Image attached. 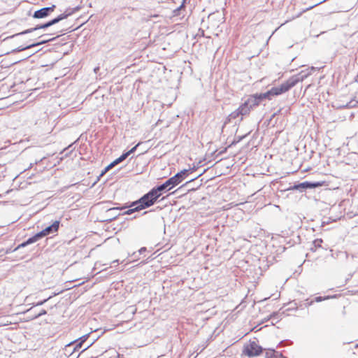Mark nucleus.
<instances>
[{"instance_id":"obj_3","label":"nucleus","mask_w":358,"mask_h":358,"mask_svg":"<svg viewBox=\"0 0 358 358\" xmlns=\"http://www.w3.org/2000/svg\"><path fill=\"white\" fill-rule=\"evenodd\" d=\"M187 176L188 171L183 169L158 186L163 193L166 192L180 184Z\"/></svg>"},{"instance_id":"obj_15","label":"nucleus","mask_w":358,"mask_h":358,"mask_svg":"<svg viewBox=\"0 0 358 358\" xmlns=\"http://www.w3.org/2000/svg\"><path fill=\"white\" fill-rule=\"evenodd\" d=\"M281 309L278 312H273L270 315L269 319L275 320L276 322L280 321L282 319V316L285 314V311L280 312Z\"/></svg>"},{"instance_id":"obj_57","label":"nucleus","mask_w":358,"mask_h":358,"mask_svg":"<svg viewBox=\"0 0 358 358\" xmlns=\"http://www.w3.org/2000/svg\"><path fill=\"white\" fill-rule=\"evenodd\" d=\"M10 192H12V189H10V190H8L6 193V194H8Z\"/></svg>"},{"instance_id":"obj_14","label":"nucleus","mask_w":358,"mask_h":358,"mask_svg":"<svg viewBox=\"0 0 358 358\" xmlns=\"http://www.w3.org/2000/svg\"><path fill=\"white\" fill-rule=\"evenodd\" d=\"M76 141H76L74 143L70 144L69 146H67L66 148H65L60 152L59 155H63V156L60 158L61 160H62L64 159V157H67L71 155V153L72 152V151L73 150V149H71V148L73 147V145H74V143Z\"/></svg>"},{"instance_id":"obj_13","label":"nucleus","mask_w":358,"mask_h":358,"mask_svg":"<svg viewBox=\"0 0 358 358\" xmlns=\"http://www.w3.org/2000/svg\"><path fill=\"white\" fill-rule=\"evenodd\" d=\"M239 116H241V113H240V111L238 110V109L237 108L236 110L233 111L232 113H231L226 118L223 125H222V131H223V129L224 128V127L229 124V122H231V121L232 120H234V119H236Z\"/></svg>"},{"instance_id":"obj_12","label":"nucleus","mask_w":358,"mask_h":358,"mask_svg":"<svg viewBox=\"0 0 358 358\" xmlns=\"http://www.w3.org/2000/svg\"><path fill=\"white\" fill-rule=\"evenodd\" d=\"M238 110L240 111V113L241 115V117L240 119V121L243 120V116L247 115L250 113L252 108L249 107V104L245 101L244 103H243L238 108Z\"/></svg>"},{"instance_id":"obj_23","label":"nucleus","mask_w":358,"mask_h":358,"mask_svg":"<svg viewBox=\"0 0 358 358\" xmlns=\"http://www.w3.org/2000/svg\"><path fill=\"white\" fill-rule=\"evenodd\" d=\"M66 15H63V13H62V14L59 15L58 16H57L56 17L50 20V22L51 25L52 26V25L59 22L60 21L66 19Z\"/></svg>"},{"instance_id":"obj_37","label":"nucleus","mask_w":358,"mask_h":358,"mask_svg":"<svg viewBox=\"0 0 358 358\" xmlns=\"http://www.w3.org/2000/svg\"><path fill=\"white\" fill-rule=\"evenodd\" d=\"M26 241V243H27V244L28 245H30V244H32V243H36V240H35V238H34V236H32L29 237V238L27 241Z\"/></svg>"},{"instance_id":"obj_55","label":"nucleus","mask_w":358,"mask_h":358,"mask_svg":"<svg viewBox=\"0 0 358 358\" xmlns=\"http://www.w3.org/2000/svg\"><path fill=\"white\" fill-rule=\"evenodd\" d=\"M13 252V250H11L10 249V250H6V253H7V254H8V253H9V252Z\"/></svg>"},{"instance_id":"obj_36","label":"nucleus","mask_w":358,"mask_h":358,"mask_svg":"<svg viewBox=\"0 0 358 358\" xmlns=\"http://www.w3.org/2000/svg\"><path fill=\"white\" fill-rule=\"evenodd\" d=\"M28 245L27 244L26 241H24L22 242V243L19 244L15 248H14L13 250V251H16L20 248H24L26 246H27Z\"/></svg>"},{"instance_id":"obj_11","label":"nucleus","mask_w":358,"mask_h":358,"mask_svg":"<svg viewBox=\"0 0 358 358\" xmlns=\"http://www.w3.org/2000/svg\"><path fill=\"white\" fill-rule=\"evenodd\" d=\"M76 350L74 349V346L71 342L66 344L62 349V353L66 357H69L73 355Z\"/></svg>"},{"instance_id":"obj_10","label":"nucleus","mask_w":358,"mask_h":358,"mask_svg":"<svg viewBox=\"0 0 358 358\" xmlns=\"http://www.w3.org/2000/svg\"><path fill=\"white\" fill-rule=\"evenodd\" d=\"M59 225H60V221L55 220L53 222V223L52 224H50V226H48L47 227L43 229L42 231H43L44 234L46 236H48V235H50V234L57 232V231L59 230Z\"/></svg>"},{"instance_id":"obj_30","label":"nucleus","mask_w":358,"mask_h":358,"mask_svg":"<svg viewBox=\"0 0 358 358\" xmlns=\"http://www.w3.org/2000/svg\"><path fill=\"white\" fill-rule=\"evenodd\" d=\"M141 144V142L138 143L135 146H134L132 148H131L129 150L124 152L127 157H129L130 155L135 152L137 148Z\"/></svg>"},{"instance_id":"obj_58","label":"nucleus","mask_w":358,"mask_h":358,"mask_svg":"<svg viewBox=\"0 0 358 358\" xmlns=\"http://www.w3.org/2000/svg\"><path fill=\"white\" fill-rule=\"evenodd\" d=\"M315 67H312V68H311V70H315Z\"/></svg>"},{"instance_id":"obj_56","label":"nucleus","mask_w":358,"mask_h":358,"mask_svg":"<svg viewBox=\"0 0 358 358\" xmlns=\"http://www.w3.org/2000/svg\"><path fill=\"white\" fill-rule=\"evenodd\" d=\"M119 262V260H115L113 262V264H115V263H118Z\"/></svg>"},{"instance_id":"obj_2","label":"nucleus","mask_w":358,"mask_h":358,"mask_svg":"<svg viewBox=\"0 0 358 358\" xmlns=\"http://www.w3.org/2000/svg\"><path fill=\"white\" fill-rule=\"evenodd\" d=\"M310 74V72L306 73L304 71H301L299 73L290 77L287 80L282 83L280 85L271 87L270 90L273 96H279L288 92L298 83L302 82L304 79H306Z\"/></svg>"},{"instance_id":"obj_4","label":"nucleus","mask_w":358,"mask_h":358,"mask_svg":"<svg viewBox=\"0 0 358 358\" xmlns=\"http://www.w3.org/2000/svg\"><path fill=\"white\" fill-rule=\"evenodd\" d=\"M324 183V181H303L302 182L295 183L288 187L287 190H297L300 192H304L307 189H315L322 187Z\"/></svg>"},{"instance_id":"obj_49","label":"nucleus","mask_w":358,"mask_h":358,"mask_svg":"<svg viewBox=\"0 0 358 358\" xmlns=\"http://www.w3.org/2000/svg\"><path fill=\"white\" fill-rule=\"evenodd\" d=\"M80 8H81L80 6H76V7L72 8V10H73V13L78 11Z\"/></svg>"},{"instance_id":"obj_52","label":"nucleus","mask_w":358,"mask_h":358,"mask_svg":"<svg viewBox=\"0 0 358 358\" xmlns=\"http://www.w3.org/2000/svg\"><path fill=\"white\" fill-rule=\"evenodd\" d=\"M355 81L358 83V74L355 76Z\"/></svg>"},{"instance_id":"obj_27","label":"nucleus","mask_w":358,"mask_h":358,"mask_svg":"<svg viewBox=\"0 0 358 358\" xmlns=\"http://www.w3.org/2000/svg\"><path fill=\"white\" fill-rule=\"evenodd\" d=\"M248 134L243 135V136H236L234 141L228 145V148H231V146L236 145V143L241 141Z\"/></svg>"},{"instance_id":"obj_19","label":"nucleus","mask_w":358,"mask_h":358,"mask_svg":"<svg viewBox=\"0 0 358 358\" xmlns=\"http://www.w3.org/2000/svg\"><path fill=\"white\" fill-rule=\"evenodd\" d=\"M357 101L355 100H351L346 104H342L338 106V108H352L357 106Z\"/></svg>"},{"instance_id":"obj_43","label":"nucleus","mask_w":358,"mask_h":358,"mask_svg":"<svg viewBox=\"0 0 358 358\" xmlns=\"http://www.w3.org/2000/svg\"><path fill=\"white\" fill-rule=\"evenodd\" d=\"M206 170H204L201 173H200L197 177L191 179L190 180L187 181L185 184H184L182 186L187 185L188 183L192 182L194 180L196 179L198 177L201 176L205 173Z\"/></svg>"},{"instance_id":"obj_53","label":"nucleus","mask_w":358,"mask_h":358,"mask_svg":"<svg viewBox=\"0 0 358 358\" xmlns=\"http://www.w3.org/2000/svg\"><path fill=\"white\" fill-rule=\"evenodd\" d=\"M33 165H34V164L31 163L30 165L29 166V167L27 168V169H31L33 166Z\"/></svg>"},{"instance_id":"obj_8","label":"nucleus","mask_w":358,"mask_h":358,"mask_svg":"<svg viewBox=\"0 0 358 358\" xmlns=\"http://www.w3.org/2000/svg\"><path fill=\"white\" fill-rule=\"evenodd\" d=\"M52 25H51L50 22L49 20L48 22H47L45 23L38 24V25H36L34 27L26 29V30H24L23 31H21L20 33H17V34H13L12 36H8V38H14V37H18V36H22V35H26L27 34H30V33H31L33 31H35L36 30H38V29H47V28H48V27H50Z\"/></svg>"},{"instance_id":"obj_31","label":"nucleus","mask_w":358,"mask_h":358,"mask_svg":"<svg viewBox=\"0 0 358 358\" xmlns=\"http://www.w3.org/2000/svg\"><path fill=\"white\" fill-rule=\"evenodd\" d=\"M45 236V235L44 234L42 230L34 235V237L36 242L41 240V238H44Z\"/></svg>"},{"instance_id":"obj_33","label":"nucleus","mask_w":358,"mask_h":358,"mask_svg":"<svg viewBox=\"0 0 358 358\" xmlns=\"http://www.w3.org/2000/svg\"><path fill=\"white\" fill-rule=\"evenodd\" d=\"M127 157H127V155H126V153H125V152H123V153H122V154L119 157H117V158L116 159L117 162L118 164H120V163L122 162L124 160H125Z\"/></svg>"},{"instance_id":"obj_39","label":"nucleus","mask_w":358,"mask_h":358,"mask_svg":"<svg viewBox=\"0 0 358 358\" xmlns=\"http://www.w3.org/2000/svg\"><path fill=\"white\" fill-rule=\"evenodd\" d=\"M288 305H291V306L287 308L285 310H284L285 312V311H289V310H296L297 309L296 303L292 305V303H288Z\"/></svg>"},{"instance_id":"obj_34","label":"nucleus","mask_w":358,"mask_h":358,"mask_svg":"<svg viewBox=\"0 0 358 358\" xmlns=\"http://www.w3.org/2000/svg\"><path fill=\"white\" fill-rule=\"evenodd\" d=\"M110 169H111V168L110 167L109 165L106 166L101 172L100 175L98 177V180H99V178L101 177H102L103 175H105Z\"/></svg>"},{"instance_id":"obj_26","label":"nucleus","mask_w":358,"mask_h":358,"mask_svg":"<svg viewBox=\"0 0 358 358\" xmlns=\"http://www.w3.org/2000/svg\"><path fill=\"white\" fill-rule=\"evenodd\" d=\"M91 338V333L86 334L80 338H77L78 341H80V343H82L85 345V343L89 340V338Z\"/></svg>"},{"instance_id":"obj_9","label":"nucleus","mask_w":358,"mask_h":358,"mask_svg":"<svg viewBox=\"0 0 358 358\" xmlns=\"http://www.w3.org/2000/svg\"><path fill=\"white\" fill-rule=\"evenodd\" d=\"M55 7H56L55 5H52L51 6H49V7H43L41 9H38L34 13L33 17L37 18V19H42V18L47 17L48 16L50 15V14L52 12L54 11Z\"/></svg>"},{"instance_id":"obj_51","label":"nucleus","mask_w":358,"mask_h":358,"mask_svg":"<svg viewBox=\"0 0 358 358\" xmlns=\"http://www.w3.org/2000/svg\"><path fill=\"white\" fill-rule=\"evenodd\" d=\"M138 253L137 252H135L133 253V256L134 257V258H138Z\"/></svg>"},{"instance_id":"obj_5","label":"nucleus","mask_w":358,"mask_h":358,"mask_svg":"<svg viewBox=\"0 0 358 358\" xmlns=\"http://www.w3.org/2000/svg\"><path fill=\"white\" fill-rule=\"evenodd\" d=\"M264 349L259 345L255 341H250L249 344L244 345L243 354L248 357H254L260 355Z\"/></svg>"},{"instance_id":"obj_44","label":"nucleus","mask_w":358,"mask_h":358,"mask_svg":"<svg viewBox=\"0 0 358 358\" xmlns=\"http://www.w3.org/2000/svg\"><path fill=\"white\" fill-rule=\"evenodd\" d=\"M118 163L117 162V160L115 159L114 161H113L111 163H110L108 165L110 166V167L112 169L113 167H114L115 166L117 165Z\"/></svg>"},{"instance_id":"obj_45","label":"nucleus","mask_w":358,"mask_h":358,"mask_svg":"<svg viewBox=\"0 0 358 358\" xmlns=\"http://www.w3.org/2000/svg\"><path fill=\"white\" fill-rule=\"evenodd\" d=\"M180 10L178 8H176V9H174V10H173V15H174V16H178V15H180Z\"/></svg>"},{"instance_id":"obj_42","label":"nucleus","mask_w":358,"mask_h":358,"mask_svg":"<svg viewBox=\"0 0 358 358\" xmlns=\"http://www.w3.org/2000/svg\"><path fill=\"white\" fill-rule=\"evenodd\" d=\"M146 251H147V248L145 247H142L141 248H140L138 250L137 252L138 253V255H141V254H143Z\"/></svg>"},{"instance_id":"obj_16","label":"nucleus","mask_w":358,"mask_h":358,"mask_svg":"<svg viewBox=\"0 0 358 358\" xmlns=\"http://www.w3.org/2000/svg\"><path fill=\"white\" fill-rule=\"evenodd\" d=\"M246 101L252 109L259 105L252 94L249 96Z\"/></svg>"},{"instance_id":"obj_35","label":"nucleus","mask_w":358,"mask_h":358,"mask_svg":"<svg viewBox=\"0 0 358 358\" xmlns=\"http://www.w3.org/2000/svg\"><path fill=\"white\" fill-rule=\"evenodd\" d=\"M73 14V10H72V8H68L66 9V10L64 11V13H63V15H66V19L71 16V15Z\"/></svg>"},{"instance_id":"obj_18","label":"nucleus","mask_w":358,"mask_h":358,"mask_svg":"<svg viewBox=\"0 0 358 358\" xmlns=\"http://www.w3.org/2000/svg\"><path fill=\"white\" fill-rule=\"evenodd\" d=\"M24 35H22V36H18V37H14L13 38H17V42H23L24 44H22V45H24L26 44H31V41H32V39L29 38V39H27V38H23ZM10 38H8L6 37V38H4L3 40V41H6V40H8V39H10Z\"/></svg>"},{"instance_id":"obj_17","label":"nucleus","mask_w":358,"mask_h":358,"mask_svg":"<svg viewBox=\"0 0 358 358\" xmlns=\"http://www.w3.org/2000/svg\"><path fill=\"white\" fill-rule=\"evenodd\" d=\"M280 352H276L274 349H268L265 353V358H279Z\"/></svg>"},{"instance_id":"obj_24","label":"nucleus","mask_w":358,"mask_h":358,"mask_svg":"<svg viewBox=\"0 0 358 358\" xmlns=\"http://www.w3.org/2000/svg\"><path fill=\"white\" fill-rule=\"evenodd\" d=\"M46 314H47V311L45 309H42L38 313H37L36 315H32L28 316V317L29 320H33L38 318L43 315H45Z\"/></svg>"},{"instance_id":"obj_25","label":"nucleus","mask_w":358,"mask_h":358,"mask_svg":"<svg viewBox=\"0 0 358 358\" xmlns=\"http://www.w3.org/2000/svg\"><path fill=\"white\" fill-rule=\"evenodd\" d=\"M71 343H73L74 349L76 350V352L79 351L83 348H84L85 346L83 344H82V343H80V341H78L77 339L71 341Z\"/></svg>"},{"instance_id":"obj_54","label":"nucleus","mask_w":358,"mask_h":358,"mask_svg":"<svg viewBox=\"0 0 358 358\" xmlns=\"http://www.w3.org/2000/svg\"><path fill=\"white\" fill-rule=\"evenodd\" d=\"M48 34H43V35H41L38 38H42V37H44V36H47Z\"/></svg>"},{"instance_id":"obj_28","label":"nucleus","mask_w":358,"mask_h":358,"mask_svg":"<svg viewBox=\"0 0 358 358\" xmlns=\"http://www.w3.org/2000/svg\"><path fill=\"white\" fill-rule=\"evenodd\" d=\"M334 297H335V296H334ZM330 298H333V296H316L313 301L314 302H321V301H323L324 300H327V299H329Z\"/></svg>"},{"instance_id":"obj_6","label":"nucleus","mask_w":358,"mask_h":358,"mask_svg":"<svg viewBox=\"0 0 358 358\" xmlns=\"http://www.w3.org/2000/svg\"><path fill=\"white\" fill-rule=\"evenodd\" d=\"M58 37H59V36H57L56 37H53V38H45L43 40H41V41H38V42L32 43L31 44H26L24 45H20L19 47L12 50L10 51V52H22V51L30 49V48H34V47H36V46H38V45H43V44H45V43H47L48 42L54 41Z\"/></svg>"},{"instance_id":"obj_7","label":"nucleus","mask_w":358,"mask_h":358,"mask_svg":"<svg viewBox=\"0 0 358 358\" xmlns=\"http://www.w3.org/2000/svg\"><path fill=\"white\" fill-rule=\"evenodd\" d=\"M127 208H129V205L124 206L122 207H113L108 209L106 212V221L111 222L115 220L119 215H121L120 213H117V212ZM123 213L124 212L122 213V215H124Z\"/></svg>"},{"instance_id":"obj_32","label":"nucleus","mask_w":358,"mask_h":358,"mask_svg":"<svg viewBox=\"0 0 358 358\" xmlns=\"http://www.w3.org/2000/svg\"><path fill=\"white\" fill-rule=\"evenodd\" d=\"M252 96L255 98L259 104H260L262 101H264L262 93L254 94Z\"/></svg>"},{"instance_id":"obj_46","label":"nucleus","mask_w":358,"mask_h":358,"mask_svg":"<svg viewBox=\"0 0 358 358\" xmlns=\"http://www.w3.org/2000/svg\"><path fill=\"white\" fill-rule=\"evenodd\" d=\"M228 148H228V146H227V147L224 148L223 150H222L221 151H220V152H219V153L217 154V156H218V155H222V154L225 153V152H227V149H228Z\"/></svg>"},{"instance_id":"obj_20","label":"nucleus","mask_w":358,"mask_h":358,"mask_svg":"<svg viewBox=\"0 0 358 358\" xmlns=\"http://www.w3.org/2000/svg\"><path fill=\"white\" fill-rule=\"evenodd\" d=\"M323 242L322 238H317L314 240L312 243V247L310 248V250L315 252L317 248H321V244Z\"/></svg>"},{"instance_id":"obj_40","label":"nucleus","mask_w":358,"mask_h":358,"mask_svg":"<svg viewBox=\"0 0 358 358\" xmlns=\"http://www.w3.org/2000/svg\"><path fill=\"white\" fill-rule=\"evenodd\" d=\"M32 312H33V307L27 309L24 313L26 314H29V316L32 315H36L37 313H32Z\"/></svg>"},{"instance_id":"obj_38","label":"nucleus","mask_w":358,"mask_h":358,"mask_svg":"<svg viewBox=\"0 0 358 358\" xmlns=\"http://www.w3.org/2000/svg\"><path fill=\"white\" fill-rule=\"evenodd\" d=\"M288 343L289 345L292 344V341H290V340H283V341H280V342L279 343V344L278 345V347H282V346H283V344H284V343Z\"/></svg>"},{"instance_id":"obj_50","label":"nucleus","mask_w":358,"mask_h":358,"mask_svg":"<svg viewBox=\"0 0 358 358\" xmlns=\"http://www.w3.org/2000/svg\"><path fill=\"white\" fill-rule=\"evenodd\" d=\"M45 158V157H43L42 159H39V160H36V161L34 162V164H37L40 163V162H42V161H43V159H44Z\"/></svg>"},{"instance_id":"obj_59","label":"nucleus","mask_w":358,"mask_h":358,"mask_svg":"<svg viewBox=\"0 0 358 358\" xmlns=\"http://www.w3.org/2000/svg\"><path fill=\"white\" fill-rule=\"evenodd\" d=\"M80 354V353H79V354L77 355L76 358H78V357H79Z\"/></svg>"},{"instance_id":"obj_29","label":"nucleus","mask_w":358,"mask_h":358,"mask_svg":"<svg viewBox=\"0 0 358 358\" xmlns=\"http://www.w3.org/2000/svg\"><path fill=\"white\" fill-rule=\"evenodd\" d=\"M262 94L264 100V99H268V100H271L272 99L273 95H272V93L271 92V90H268L266 92L262 93Z\"/></svg>"},{"instance_id":"obj_48","label":"nucleus","mask_w":358,"mask_h":358,"mask_svg":"<svg viewBox=\"0 0 358 358\" xmlns=\"http://www.w3.org/2000/svg\"><path fill=\"white\" fill-rule=\"evenodd\" d=\"M186 0H183L181 5L178 8L180 10L185 8V3Z\"/></svg>"},{"instance_id":"obj_21","label":"nucleus","mask_w":358,"mask_h":358,"mask_svg":"<svg viewBox=\"0 0 358 358\" xmlns=\"http://www.w3.org/2000/svg\"><path fill=\"white\" fill-rule=\"evenodd\" d=\"M59 293H53L52 295L48 296L47 298L44 299L43 300H41V301H39L38 302H36V303H33V307H35V306H42L45 303H46L48 301H49L51 298H52L53 296L57 295Z\"/></svg>"},{"instance_id":"obj_1","label":"nucleus","mask_w":358,"mask_h":358,"mask_svg":"<svg viewBox=\"0 0 358 358\" xmlns=\"http://www.w3.org/2000/svg\"><path fill=\"white\" fill-rule=\"evenodd\" d=\"M162 194L163 192L160 189L158 185L152 187L140 199L131 202L129 204V208L124 211L123 214L131 215L133 213L138 212L152 206L162 195Z\"/></svg>"},{"instance_id":"obj_41","label":"nucleus","mask_w":358,"mask_h":358,"mask_svg":"<svg viewBox=\"0 0 358 358\" xmlns=\"http://www.w3.org/2000/svg\"><path fill=\"white\" fill-rule=\"evenodd\" d=\"M199 165L197 166H193V167L192 168H189V169H187L188 171V173L190 172V173H192L194 171H195L196 170H197V169L199 168Z\"/></svg>"},{"instance_id":"obj_47","label":"nucleus","mask_w":358,"mask_h":358,"mask_svg":"<svg viewBox=\"0 0 358 358\" xmlns=\"http://www.w3.org/2000/svg\"><path fill=\"white\" fill-rule=\"evenodd\" d=\"M313 303H314L313 300H311L309 301L308 299H307L306 303V306H310L313 305Z\"/></svg>"},{"instance_id":"obj_22","label":"nucleus","mask_w":358,"mask_h":358,"mask_svg":"<svg viewBox=\"0 0 358 358\" xmlns=\"http://www.w3.org/2000/svg\"><path fill=\"white\" fill-rule=\"evenodd\" d=\"M99 338V336L97 337H94V336H92L91 335V338H89L90 341L88 342V343L85 346V348L80 351V353L85 351L86 350H87L88 348H90L96 341V340Z\"/></svg>"}]
</instances>
